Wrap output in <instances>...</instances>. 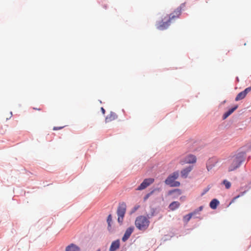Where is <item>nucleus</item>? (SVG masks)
Masks as SVG:
<instances>
[{
  "label": "nucleus",
  "instance_id": "39448f33",
  "mask_svg": "<svg viewBox=\"0 0 251 251\" xmlns=\"http://www.w3.org/2000/svg\"><path fill=\"white\" fill-rule=\"evenodd\" d=\"M126 211V204L125 203L121 204L117 210V214L118 216V221L122 224Z\"/></svg>",
  "mask_w": 251,
  "mask_h": 251
},
{
  "label": "nucleus",
  "instance_id": "dca6fc26",
  "mask_svg": "<svg viewBox=\"0 0 251 251\" xmlns=\"http://www.w3.org/2000/svg\"><path fill=\"white\" fill-rule=\"evenodd\" d=\"M197 212V211H194V212L190 213L184 216L183 218L184 222L186 223H187L191 219L192 217L196 214Z\"/></svg>",
  "mask_w": 251,
  "mask_h": 251
},
{
  "label": "nucleus",
  "instance_id": "bb28decb",
  "mask_svg": "<svg viewBox=\"0 0 251 251\" xmlns=\"http://www.w3.org/2000/svg\"><path fill=\"white\" fill-rule=\"evenodd\" d=\"M33 109H35V110H41V108H38L34 107Z\"/></svg>",
  "mask_w": 251,
  "mask_h": 251
},
{
  "label": "nucleus",
  "instance_id": "393cba45",
  "mask_svg": "<svg viewBox=\"0 0 251 251\" xmlns=\"http://www.w3.org/2000/svg\"><path fill=\"white\" fill-rule=\"evenodd\" d=\"M101 110L102 113L104 114L105 113V111L103 107H101Z\"/></svg>",
  "mask_w": 251,
  "mask_h": 251
},
{
  "label": "nucleus",
  "instance_id": "7ed1b4c3",
  "mask_svg": "<svg viewBox=\"0 0 251 251\" xmlns=\"http://www.w3.org/2000/svg\"><path fill=\"white\" fill-rule=\"evenodd\" d=\"M150 223V221L147 217L139 216L136 218L135 221V225L139 230L145 231L148 228Z\"/></svg>",
  "mask_w": 251,
  "mask_h": 251
},
{
  "label": "nucleus",
  "instance_id": "6e6552de",
  "mask_svg": "<svg viewBox=\"0 0 251 251\" xmlns=\"http://www.w3.org/2000/svg\"><path fill=\"white\" fill-rule=\"evenodd\" d=\"M251 91V86L246 88L243 91L239 93L235 98V100L238 101L243 99L246 96L247 94Z\"/></svg>",
  "mask_w": 251,
  "mask_h": 251
},
{
  "label": "nucleus",
  "instance_id": "cd10ccee",
  "mask_svg": "<svg viewBox=\"0 0 251 251\" xmlns=\"http://www.w3.org/2000/svg\"><path fill=\"white\" fill-rule=\"evenodd\" d=\"M211 168H212L211 167L209 168V167L208 166H207V169L208 170V171H209L210 169H211Z\"/></svg>",
  "mask_w": 251,
  "mask_h": 251
},
{
  "label": "nucleus",
  "instance_id": "f8f14e48",
  "mask_svg": "<svg viewBox=\"0 0 251 251\" xmlns=\"http://www.w3.org/2000/svg\"><path fill=\"white\" fill-rule=\"evenodd\" d=\"M120 240H116L112 242L109 248V251H116L120 248Z\"/></svg>",
  "mask_w": 251,
  "mask_h": 251
},
{
  "label": "nucleus",
  "instance_id": "423d86ee",
  "mask_svg": "<svg viewBox=\"0 0 251 251\" xmlns=\"http://www.w3.org/2000/svg\"><path fill=\"white\" fill-rule=\"evenodd\" d=\"M197 161L196 156L194 155L189 154L185 156L180 161L182 164H193Z\"/></svg>",
  "mask_w": 251,
  "mask_h": 251
},
{
  "label": "nucleus",
  "instance_id": "1a4fd4ad",
  "mask_svg": "<svg viewBox=\"0 0 251 251\" xmlns=\"http://www.w3.org/2000/svg\"><path fill=\"white\" fill-rule=\"evenodd\" d=\"M186 146L189 151H194L197 150L198 144L196 142L190 141L187 143Z\"/></svg>",
  "mask_w": 251,
  "mask_h": 251
},
{
  "label": "nucleus",
  "instance_id": "aec40b11",
  "mask_svg": "<svg viewBox=\"0 0 251 251\" xmlns=\"http://www.w3.org/2000/svg\"><path fill=\"white\" fill-rule=\"evenodd\" d=\"M223 183L225 185V187L227 189H229L231 187V183L226 179L224 180Z\"/></svg>",
  "mask_w": 251,
  "mask_h": 251
},
{
  "label": "nucleus",
  "instance_id": "412c9836",
  "mask_svg": "<svg viewBox=\"0 0 251 251\" xmlns=\"http://www.w3.org/2000/svg\"><path fill=\"white\" fill-rule=\"evenodd\" d=\"M153 193V191H151V192L147 194L144 197V200L145 201H146L150 196Z\"/></svg>",
  "mask_w": 251,
  "mask_h": 251
},
{
  "label": "nucleus",
  "instance_id": "2eb2a0df",
  "mask_svg": "<svg viewBox=\"0 0 251 251\" xmlns=\"http://www.w3.org/2000/svg\"><path fill=\"white\" fill-rule=\"evenodd\" d=\"M238 107V105H235L234 107L230 109L228 111L226 112L223 116L224 120L227 118L230 115H231Z\"/></svg>",
  "mask_w": 251,
  "mask_h": 251
},
{
  "label": "nucleus",
  "instance_id": "5701e85b",
  "mask_svg": "<svg viewBox=\"0 0 251 251\" xmlns=\"http://www.w3.org/2000/svg\"><path fill=\"white\" fill-rule=\"evenodd\" d=\"M111 220H112L111 216L110 215H109L108 216L107 220L109 226H110V222L111 221Z\"/></svg>",
  "mask_w": 251,
  "mask_h": 251
},
{
  "label": "nucleus",
  "instance_id": "f03ea898",
  "mask_svg": "<svg viewBox=\"0 0 251 251\" xmlns=\"http://www.w3.org/2000/svg\"><path fill=\"white\" fill-rule=\"evenodd\" d=\"M243 161V157L241 155H235L231 157L228 160V171L229 172L234 171L239 167Z\"/></svg>",
  "mask_w": 251,
  "mask_h": 251
},
{
  "label": "nucleus",
  "instance_id": "a211bd4d",
  "mask_svg": "<svg viewBox=\"0 0 251 251\" xmlns=\"http://www.w3.org/2000/svg\"><path fill=\"white\" fill-rule=\"evenodd\" d=\"M179 205L180 203L178 201H173L170 204L169 208L172 210H175L178 208Z\"/></svg>",
  "mask_w": 251,
  "mask_h": 251
},
{
  "label": "nucleus",
  "instance_id": "f257e3e1",
  "mask_svg": "<svg viewBox=\"0 0 251 251\" xmlns=\"http://www.w3.org/2000/svg\"><path fill=\"white\" fill-rule=\"evenodd\" d=\"M181 10V8L178 7L170 15L164 17L161 21L157 22L155 25L156 28L160 30L167 29L173 21L179 17Z\"/></svg>",
  "mask_w": 251,
  "mask_h": 251
},
{
  "label": "nucleus",
  "instance_id": "9b49d317",
  "mask_svg": "<svg viewBox=\"0 0 251 251\" xmlns=\"http://www.w3.org/2000/svg\"><path fill=\"white\" fill-rule=\"evenodd\" d=\"M192 169L193 167L190 166L182 170V171L180 172L181 176L184 178H186L188 176V174L192 170Z\"/></svg>",
  "mask_w": 251,
  "mask_h": 251
},
{
  "label": "nucleus",
  "instance_id": "f3484780",
  "mask_svg": "<svg viewBox=\"0 0 251 251\" xmlns=\"http://www.w3.org/2000/svg\"><path fill=\"white\" fill-rule=\"evenodd\" d=\"M219 204V201L216 199H213L210 202V207L213 209H215Z\"/></svg>",
  "mask_w": 251,
  "mask_h": 251
},
{
  "label": "nucleus",
  "instance_id": "4468645a",
  "mask_svg": "<svg viewBox=\"0 0 251 251\" xmlns=\"http://www.w3.org/2000/svg\"><path fill=\"white\" fill-rule=\"evenodd\" d=\"M66 251H79V248L76 245L72 244L68 246L65 249Z\"/></svg>",
  "mask_w": 251,
  "mask_h": 251
},
{
  "label": "nucleus",
  "instance_id": "a878e982",
  "mask_svg": "<svg viewBox=\"0 0 251 251\" xmlns=\"http://www.w3.org/2000/svg\"><path fill=\"white\" fill-rule=\"evenodd\" d=\"M202 209H203V207L202 206H201L199 208L198 211H201L202 210Z\"/></svg>",
  "mask_w": 251,
  "mask_h": 251
},
{
  "label": "nucleus",
  "instance_id": "0eeeda50",
  "mask_svg": "<svg viewBox=\"0 0 251 251\" xmlns=\"http://www.w3.org/2000/svg\"><path fill=\"white\" fill-rule=\"evenodd\" d=\"M154 179L152 178H146L141 183V184L137 188V190H142L146 188L154 182Z\"/></svg>",
  "mask_w": 251,
  "mask_h": 251
},
{
  "label": "nucleus",
  "instance_id": "6ab92c4d",
  "mask_svg": "<svg viewBox=\"0 0 251 251\" xmlns=\"http://www.w3.org/2000/svg\"><path fill=\"white\" fill-rule=\"evenodd\" d=\"M174 193H175L177 196H179L181 194V191L179 189H175L169 192V195H172Z\"/></svg>",
  "mask_w": 251,
  "mask_h": 251
},
{
  "label": "nucleus",
  "instance_id": "20e7f679",
  "mask_svg": "<svg viewBox=\"0 0 251 251\" xmlns=\"http://www.w3.org/2000/svg\"><path fill=\"white\" fill-rule=\"evenodd\" d=\"M179 176V173L175 172L170 175L165 180L166 184L169 185L170 187H178L180 183L179 181H175Z\"/></svg>",
  "mask_w": 251,
  "mask_h": 251
},
{
  "label": "nucleus",
  "instance_id": "c85d7f7f",
  "mask_svg": "<svg viewBox=\"0 0 251 251\" xmlns=\"http://www.w3.org/2000/svg\"><path fill=\"white\" fill-rule=\"evenodd\" d=\"M97 251H100V250H98Z\"/></svg>",
  "mask_w": 251,
  "mask_h": 251
},
{
  "label": "nucleus",
  "instance_id": "b1692460",
  "mask_svg": "<svg viewBox=\"0 0 251 251\" xmlns=\"http://www.w3.org/2000/svg\"><path fill=\"white\" fill-rule=\"evenodd\" d=\"M244 193H245V192H243V193L242 194L241 196H243V194H244ZM240 196H241V195H238L237 196L235 197V198L232 200V201L231 202H233V201H234V200H236V199H237V198H239Z\"/></svg>",
  "mask_w": 251,
  "mask_h": 251
},
{
  "label": "nucleus",
  "instance_id": "9d476101",
  "mask_svg": "<svg viewBox=\"0 0 251 251\" xmlns=\"http://www.w3.org/2000/svg\"><path fill=\"white\" fill-rule=\"evenodd\" d=\"M134 228L133 227H129L126 229L122 241L123 242L126 241L130 236L131 233L133 232Z\"/></svg>",
  "mask_w": 251,
  "mask_h": 251
},
{
  "label": "nucleus",
  "instance_id": "4be33fe9",
  "mask_svg": "<svg viewBox=\"0 0 251 251\" xmlns=\"http://www.w3.org/2000/svg\"><path fill=\"white\" fill-rule=\"evenodd\" d=\"M63 127H64V126H59V127L54 126V127L53 128V130H59V129H62V128H63Z\"/></svg>",
  "mask_w": 251,
  "mask_h": 251
},
{
  "label": "nucleus",
  "instance_id": "ddd939ff",
  "mask_svg": "<svg viewBox=\"0 0 251 251\" xmlns=\"http://www.w3.org/2000/svg\"><path fill=\"white\" fill-rule=\"evenodd\" d=\"M118 117V116L114 112H111L105 118V122L109 123Z\"/></svg>",
  "mask_w": 251,
  "mask_h": 251
}]
</instances>
